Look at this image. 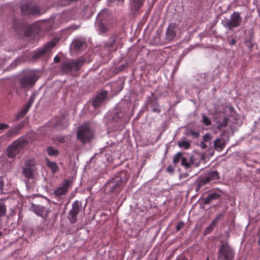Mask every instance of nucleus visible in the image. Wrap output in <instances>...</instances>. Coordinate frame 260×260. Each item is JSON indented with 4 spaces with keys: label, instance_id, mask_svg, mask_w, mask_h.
<instances>
[{
    "label": "nucleus",
    "instance_id": "nucleus-1",
    "mask_svg": "<svg viewBox=\"0 0 260 260\" xmlns=\"http://www.w3.org/2000/svg\"><path fill=\"white\" fill-rule=\"evenodd\" d=\"M127 180L128 178L124 171L118 173L107 182L105 191L107 193L119 194L126 185Z\"/></svg>",
    "mask_w": 260,
    "mask_h": 260
},
{
    "label": "nucleus",
    "instance_id": "nucleus-2",
    "mask_svg": "<svg viewBox=\"0 0 260 260\" xmlns=\"http://www.w3.org/2000/svg\"><path fill=\"white\" fill-rule=\"evenodd\" d=\"M38 78L36 75L32 72H27L18 78L19 86L13 84V88L15 90L16 94L20 95L21 90L24 89L25 91L29 90L36 83Z\"/></svg>",
    "mask_w": 260,
    "mask_h": 260
},
{
    "label": "nucleus",
    "instance_id": "nucleus-3",
    "mask_svg": "<svg viewBox=\"0 0 260 260\" xmlns=\"http://www.w3.org/2000/svg\"><path fill=\"white\" fill-rule=\"evenodd\" d=\"M85 62L84 59L72 60L62 63L60 67L61 71L73 76H78L79 70Z\"/></svg>",
    "mask_w": 260,
    "mask_h": 260
},
{
    "label": "nucleus",
    "instance_id": "nucleus-4",
    "mask_svg": "<svg viewBox=\"0 0 260 260\" xmlns=\"http://www.w3.org/2000/svg\"><path fill=\"white\" fill-rule=\"evenodd\" d=\"M28 143L27 139L20 137L13 142L7 148V155L9 158H14Z\"/></svg>",
    "mask_w": 260,
    "mask_h": 260
},
{
    "label": "nucleus",
    "instance_id": "nucleus-5",
    "mask_svg": "<svg viewBox=\"0 0 260 260\" xmlns=\"http://www.w3.org/2000/svg\"><path fill=\"white\" fill-rule=\"evenodd\" d=\"M94 133L87 124H83L78 127L77 138L83 145L91 141Z\"/></svg>",
    "mask_w": 260,
    "mask_h": 260
},
{
    "label": "nucleus",
    "instance_id": "nucleus-6",
    "mask_svg": "<svg viewBox=\"0 0 260 260\" xmlns=\"http://www.w3.org/2000/svg\"><path fill=\"white\" fill-rule=\"evenodd\" d=\"M47 24L45 22H37L25 30V36L34 39L37 36L47 31Z\"/></svg>",
    "mask_w": 260,
    "mask_h": 260
},
{
    "label": "nucleus",
    "instance_id": "nucleus-7",
    "mask_svg": "<svg viewBox=\"0 0 260 260\" xmlns=\"http://www.w3.org/2000/svg\"><path fill=\"white\" fill-rule=\"evenodd\" d=\"M36 165V160L33 158L25 161L22 169V173L25 177L31 179L35 178L37 171Z\"/></svg>",
    "mask_w": 260,
    "mask_h": 260
},
{
    "label": "nucleus",
    "instance_id": "nucleus-8",
    "mask_svg": "<svg viewBox=\"0 0 260 260\" xmlns=\"http://www.w3.org/2000/svg\"><path fill=\"white\" fill-rule=\"evenodd\" d=\"M235 257L234 250L228 244H223L218 250V257L220 260H233Z\"/></svg>",
    "mask_w": 260,
    "mask_h": 260
},
{
    "label": "nucleus",
    "instance_id": "nucleus-9",
    "mask_svg": "<svg viewBox=\"0 0 260 260\" xmlns=\"http://www.w3.org/2000/svg\"><path fill=\"white\" fill-rule=\"evenodd\" d=\"M72 185V181L70 179H64L60 184V186L54 190V194L56 198L61 197L66 195L69 188Z\"/></svg>",
    "mask_w": 260,
    "mask_h": 260
},
{
    "label": "nucleus",
    "instance_id": "nucleus-10",
    "mask_svg": "<svg viewBox=\"0 0 260 260\" xmlns=\"http://www.w3.org/2000/svg\"><path fill=\"white\" fill-rule=\"evenodd\" d=\"M242 22V17L240 14L237 12H234L231 16L230 20L226 21L224 26L229 30L234 27H238Z\"/></svg>",
    "mask_w": 260,
    "mask_h": 260
},
{
    "label": "nucleus",
    "instance_id": "nucleus-11",
    "mask_svg": "<svg viewBox=\"0 0 260 260\" xmlns=\"http://www.w3.org/2000/svg\"><path fill=\"white\" fill-rule=\"evenodd\" d=\"M56 45V42L51 41L46 43L42 48L39 49L33 55L32 58L37 59L41 57L47 52L50 51Z\"/></svg>",
    "mask_w": 260,
    "mask_h": 260
},
{
    "label": "nucleus",
    "instance_id": "nucleus-12",
    "mask_svg": "<svg viewBox=\"0 0 260 260\" xmlns=\"http://www.w3.org/2000/svg\"><path fill=\"white\" fill-rule=\"evenodd\" d=\"M81 208V204L78 201H76L72 204V208L69 212L68 218L72 223H75L77 221V217Z\"/></svg>",
    "mask_w": 260,
    "mask_h": 260
},
{
    "label": "nucleus",
    "instance_id": "nucleus-13",
    "mask_svg": "<svg viewBox=\"0 0 260 260\" xmlns=\"http://www.w3.org/2000/svg\"><path fill=\"white\" fill-rule=\"evenodd\" d=\"M22 14L25 15H36L40 14V10L39 7L34 4H27L21 6Z\"/></svg>",
    "mask_w": 260,
    "mask_h": 260
},
{
    "label": "nucleus",
    "instance_id": "nucleus-14",
    "mask_svg": "<svg viewBox=\"0 0 260 260\" xmlns=\"http://www.w3.org/2000/svg\"><path fill=\"white\" fill-rule=\"evenodd\" d=\"M219 179L217 171H213L209 172L206 177L202 178L196 187V191L199 190L201 186L204 185L211 181H216Z\"/></svg>",
    "mask_w": 260,
    "mask_h": 260
},
{
    "label": "nucleus",
    "instance_id": "nucleus-15",
    "mask_svg": "<svg viewBox=\"0 0 260 260\" xmlns=\"http://www.w3.org/2000/svg\"><path fill=\"white\" fill-rule=\"evenodd\" d=\"M106 46L110 49H112L115 47L114 51H116L119 47H121L122 46V38L116 35H113L106 42Z\"/></svg>",
    "mask_w": 260,
    "mask_h": 260
},
{
    "label": "nucleus",
    "instance_id": "nucleus-16",
    "mask_svg": "<svg viewBox=\"0 0 260 260\" xmlns=\"http://www.w3.org/2000/svg\"><path fill=\"white\" fill-rule=\"evenodd\" d=\"M108 95V92L103 91L98 94L95 98L92 101V106L94 109L99 108L104 101L106 99Z\"/></svg>",
    "mask_w": 260,
    "mask_h": 260
},
{
    "label": "nucleus",
    "instance_id": "nucleus-17",
    "mask_svg": "<svg viewBox=\"0 0 260 260\" xmlns=\"http://www.w3.org/2000/svg\"><path fill=\"white\" fill-rule=\"evenodd\" d=\"M176 24L171 23L169 24L166 31V38L170 41L173 40L176 37Z\"/></svg>",
    "mask_w": 260,
    "mask_h": 260
},
{
    "label": "nucleus",
    "instance_id": "nucleus-18",
    "mask_svg": "<svg viewBox=\"0 0 260 260\" xmlns=\"http://www.w3.org/2000/svg\"><path fill=\"white\" fill-rule=\"evenodd\" d=\"M223 216V215L222 214L218 215L215 217V218L212 221V222L210 224V225L206 228L204 232L205 235L211 233L213 231L215 227L216 226L218 222L221 220Z\"/></svg>",
    "mask_w": 260,
    "mask_h": 260
},
{
    "label": "nucleus",
    "instance_id": "nucleus-19",
    "mask_svg": "<svg viewBox=\"0 0 260 260\" xmlns=\"http://www.w3.org/2000/svg\"><path fill=\"white\" fill-rule=\"evenodd\" d=\"M23 127V124L20 123L18 125L12 127L6 133V136L8 138H12L19 134L20 131Z\"/></svg>",
    "mask_w": 260,
    "mask_h": 260
},
{
    "label": "nucleus",
    "instance_id": "nucleus-20",
    "mask_svg": "<svg viewBox=\"0 0 260 260\" xmlns=\"http://www.w3.org/2000/svg\"><path fill=\"white\" fill-rule=\"evenodd\" d=\"M147 104L148 106L150 107L152 112L157 114L161 112L158 103L156 99L149 98Z\"/></svg>",
    "mask_w": 260,
    "mask_h": 260
},
{
    "label": "nucleus",
    "instance_id": "nucleus-21",
    "mask_svg": "<svg viewBox=\"0 0 260 260\" xmlns=\"http://www.w3.org/2000/svg\"><path fill=\"white\" fill-rule=\"evenodd\" d=\"M27 26V24L22 20H18L14 19L13 28L16 32H19V30L25 29Z\"/></svg>",
    "mask_w": 260,
    "mask_h": 260
},
{
    "label": "nucleus",
    "instance_id": "nucleus-22",
    "mask_svg": "<svg viewBox=\"0 0 260 260\" xmlns=\"http://www.w3.org/2000/svg\"><path fill=\"white\" fill-rule=\"evenodd\" d=\"M220 195L217 193H211L209 194L207 197L202 198L201 202L204 203L205 204H209L211 203V201L213 200L219 199Z\"/></svg>",
    "mask_w": 260,
    "mask_h": 260
},
{
    "label": "nucleus",
    "instance_id": "nucleus-23",
    "mask_svg": "<svg viewBox=\"0 0 260 260\" xmlns=\"http://www.w3.org/2000/svg\"><path fill=\"white\" fill-rule=\"evenodd\" d=\"M225 141L223 139L217 138L214 143V147L216 150L221 151L225 146Z\"/></svg>",
    "mask_w": 260,
    "mask_h": 260
},
{
    "label": "nucleus",
    "instance_id": "nucleus-24",
    "mask_svg": "<svg viewBox=\"0 0 260 260\" xmlns=\"http://www.w3.org/2000/svg\"><path fill=\"white\" fill-rule=\"evenodd\" d=\"M68 125L69 123L63 118H61L57 120V121L54 124V127L59 129L66 128L68 126Z\"/></svg>",
    "mask_w": 260,
    "mask_h": 260
},
{
    "label": "nucleus",
    "instance_id": "nucleus-25",
    "mask_svg": "<svg viewBox=\"0 0 260 260\" xmlns=\"http://www.w3.org/2000/svg\"><path fill=\"white\" fill-rule=\"evenodd\" d=\"M95 25L96 29L101 33L106 32L108 30V28L105 25L102 21L99 18L96 19Z\"/></svg>",
    "mask_w": 260,
    "mask_h": 260
},
{
    "label": "nucleus",
    "instance_id": "nucleus-26",
    "mask_svg": "<svg viewBox=\"0 0 260 260\" xmlns=\"http://www.w3.org/2000/svg\"><path fill=\"white\" fill-rule=\"evenodd\" d=\"M45 161L47 163V166L48 168L51 169L53 174L57 173L59 171V167L55 162L50 161L48 158L46 157Z\"/></svg>",
    "mask_w": 260,
    "mask_h": 260
},
{
    "label": "nucleus",
    "instance_id": "nucleus-27",
    "mask_svg": "<svg viewBox=\"0 0 260 260\" xmlns=\"http://www.w3.org/2000/svg\"><path fill=\"white\" fill-rule=\"evenodd\" d=\"M85 42L80 39H75L73 42V47L76 51L79 50L83 46Z\"/></svg>",
    "mask_w": 260,
    "mask_h": 260
},
{
    "label": "nucleus",
    "instance_id": "nucleus-28",
    "mask_svg": "<svg viewBox=\"0 0 260 260\" xmlns=\"http://www.w3.org/2000/svg\"><path fill=\"white\" fill-rule=\"evenodd\" d=\"M29 109V107L25 105L22 109L17 114L16 117V119L19 120V119L24 117Z\"/></svg>",
    "mask_w": 260,
    "mask_h": 260
},
{
    "label": "nucleus",
    "instance_id": "nucleus-29",
    "mask_svg": "<svg viewBox=\"0 0 260 260\" xmlns=\"http://www.w3.org/2000/svg\"><path fill=\"white\" fill-rule=\"evenodd\" d=\"M144 0H133L132 8L135 11H139L143 4Z\"/></svg>",
    "mask_w": 260,
    "mask_h": 260
},
{
    "label": "nucleus",
    "instance_id": "nucleus-30",
    "mask_svg": "<svg viewBox=\"0 0 260 260\" xmlns=\"http://www.w3.org/2000/svg\"><path fill=\"white\" fill-rule=\"evenodd\" d=\"M181 165L184 167L186 169H189L191 167V166L193 164V161L191 158L189 161H187V159L182 157L181 158Z\"/></svg>",
    "mask_w": 260,
    "mask_h": 260
},
{
    "label": "nucleus",
    "instance_id": "nucleus-31",
    "mask_svg": "<svg viewBox=\"0 0 260 260\" xmlns=\"http://www.w3.org/2000/svg\"><path fill=\"white\" fill-rule=\"evenodd\" d=\"M46 151L49 156H57L59 155V151L52 146H49L46 148Z\"/></svg>",
    "mask_w": 260,
    "mask_h": 260
},
{
    "label": "nucleus",
    "instance_id": "nucleus-32",
    "mask_svg": "<svg viewBox=\"0 0 260 260\" xmlns=\"http://www.w3.org/2000/svg\"><path fill=\"white\" fill-rule=\"evenodd\" d=\"M52 141L59 143H64L66 140V137L64 136H56L52 138Z\"/></svg>",
    "mask_w": 260,
    "mask_h": 260
},
{
    "label": "nucleus",
    "instance_id": "nucleus-33",
    "mask_svg": "<svg viewBox=\"0 0 260 260\" xmlns=\"http://www.w3.org/2000/svg\"><path fill=\"white\" fill-rule=\"evenodd\" d=\"M178 145L179 147L184 148L186 149H188L190 146V143L185 140L179 141L178 142Z\"/></svg>",
    "mask_w": 260,
    "mask_h": 260
},
{
    "label": "nucleus",
    "instance_id": "nucleus-34",
    "mask_svg": "<svg viewBox=\"0 0 260 260\" xmlns=\"http://www.w3.org/2000/svg\"><path fill=\"white\" fill-rule=\"evenodd\" d=\"M228 120H229L227 118L224 117L221 122H219L218 123V125L217 126V129L219 130H221L222 127L226 126L228 124Z\"/></svg>",
    "mask_w": 260,
    "mask_h": 260
},
{
    "label": "nucleus",
    "instance_id": "nucleus-35",
    "mask_svg": "<svg viewBox=\"0 0 260 260\" xmlns=\"http://www.w3.org/2000/svg\"><path fill=\"white\" fill-rule=\"evenodd\" d=\"M6 206L4 203L0 202V218L6 215Z\"/></svg>",
    "mask_w": 260,
    "mask_h": 260
},
{
    "label": "nucleus",
    "instance_id": "nucleus-36",
    "mask_svg": "<svg viewBox=\"0 0 260 260\" xmlns=\"http://www.w3.org/2000/svg\"><path fill=\"white\" fill-rule=\"evenodd\" d=\"M123 116V114L121 111H117L114 113L112 116V119L114 121H117L119 118H121Z\"/></svg>",
    "mask_w": 260,
    "mask_h": 260
},
{
    "label": "nucleus",
    "instance_id": "nucleus-37",
    "mask_svg": "<svg viewBox=\"0 0 260 260\" xmlns=\"http://www.w3.org/2000/svg\"><path fill=\"white\" fill-rule=\"evenodd\" d=\"M182 153L181 152H179L175 155L173 158V163L175 165H176L179 162L180 159L182 158Z\"/></svg>",
    "mask_w": 260,
    "mask_h": 260
},
{
    "label": "nucleus",
    "instance_id": "nucleus-38",
    "mask_svg": "<svg viewBox=\"0 0 260 260\" xmlns=\"http://www.w3.org/2000/svg\"><path fill=\"white\" fill-rule=\"evenodd\" d=\"M184 222L183 221H179L176 227V230L177 232H179L180 230H181L184 226Z\"/></svg>",
    "mask_w": 260,
    "mask_h": 260
},
{
    "label": "nucleus",
    "instance_id": "nucleus-39",
    "mask_svg": "<svg viewBox=\"0 0 260 260\" xmlns=\"http://www.w3.org/2000/svg\"><path fill=\"white\" fill-rule=\"evenodd\" d=\"M211 139V136L210 134H206L203 137V141L205 142H208Z\"/></svg>",
    "mask_w": 260,
    "mask_h": 260
},
{
    "label": "nucleus",
    "instance_id": "nucleus-40",
    "mask_svg": "<svg viewBox=\"0 0 260 260\" xmlns=\"http://www.w3.org/2000/svg\"><path fill=\"white\" fill-rule=\"evenodd\" d=\"M203 122L206 125H210L211 123L210 120L207 116L203 117Z\"/></svg>",
    "mask_w": 260,
    "mask_h": 260
},
{
    "label": "nucleus",
    "instance_id": "nucleus-41",
    "mask_svg": "<svg viewBox=\"0 0 260 260\" xmlns=\"http://www.w3.org/2000/svg\"><path fill=\"white\" fill-rule=\"evenodd\" d=\"M34 100H35L34 97L33 96H31L29 98L28 101L27 102V103L25 105L30 108L34 102Z\"/></svg>",
    "mask_w": 260,
    "mask_h": 260
},
{
    "label": "nucleus",
    "instance_id": "nucleus-42",
    "mask_svg": "<svg viewBox=\"0 0 260 260\" xmlns=\"http://www.w3.org/2000/svg\"><path fill=\"white\" fill-rule=\"evenodd\" d=\"M9 125L6 123H0V131L8 129Z\"/></svg>",
    "mask_w": 260,
    "mask_h": 260
},
{
    "label": "nucleus",
    "instance_id": "nucleus-43",
    "mask_svg": "<svg viewBox=\"0 0 260 260\" xmlns=\"http://www.w3.org/2000/svg\"><path fill=\"white\" fill-rule=\"evenodd\" d=\"M228 43L230 46H233L236 44V41L235 39H232L231 40H229Z\"/></svg>",
    "mask_w": 260,
    "mask_h": 260
},
{
    "label": "nucleus",
    "instance_id": "nucleus-44",
    "mask_svg": "<svg viewBox=\"0 0 260 260\" xmlns=\"http://www.w3.org/2000/svg\"><path fill=\"white\" fill-rule=\"evenodd\" d=\"M200 146L202 148V149H205L207 147V145L205 144V142L203 141H202L200 144Z\"/></svg>",
    "mask_w": 260,
    "mask_h": 260
},
{
    "label": "nucleus",
    "instance_id": "nucleus-45",
    "mask_svg": "<svg viewBox=\"0 0 260 260\" xmlns=\"http://www.w3.org/2000/svg\"><path fill=\"white\" fill-rule=\"evenodd\" d=\"M167 172H169V173H173L174 171V169L173 167L172 166H169L168 168H167Z\"/></svg>",
    "mask_w": 260,
    "mask_h": 260
},
{
    "label": "nucleus",
    "instance_id": "nucleus-46",
    "mask_svg": "<svg viewBox=\"0 0 260 260\" xmlns=\"http://www.w3.org/2000/svg\"><path fill=\"white\" fill-rule=\"evenodd\" d=\"M4 186V182L0 179V193H3V187Z\"/></svg>",
    "mask_w": 260,
    "mask_h": 260
},
{
    "label": "nucleus",
    "instance_id": "nucleus-47",
    "mask_svg": "<svg viewBox=\"0 0 260 260\" xmlns=\"http://www.w3.org/2000/svg\"><path fill=\"white\" fill-rule=\"evenodd\" d=\"M54 61L55 62H59L60 61V58L58 56H56L54 58Z\"/></svg>",
    "mask_w": 260,
    "mask_h": 260
},
{
    "label": "nucleus",
    "instance_id": "nucleus-48",
    "mask_svg": "<svg viewBox=\"0 0 260 260\" xmlns=\"http://www.w3.org/2000/svg\"><path fill=\"white\" fill-rule=\"evenodd\" d=\"M110 1H111L112 2L113 1H117L118 2L117 5H118L120 3L123 4L124 3V0H110Z\"/></svg>",
    "mask_w": 260,
    "mask_h": 260
},
{
    "label": "nucleus",
    "instance_id": "nucleus-49",
    "mask_svg": "<svg viewBox=\"0 0 260 260\" xmlns=\"http://www.w3.org/2000/svg\"><path fill=\"white\" fill-rule=\"evenodd\" d=\"M196 138H197V137H198V136H199V134H198V133H196Z\"/></svg>",
    "mask_w": 260,
    "mask_h": 260
},
{
    "label": "nucleus",
    "instance_id": "nucleus-50",
    "mask_svg": "<svg viewBox=\"0 0 260 260\" xmlns=\"http://www.w3.org/2000/svg\"><path fill=\"white\" fill-rule=\"evenodd\" d=\"M205 260H209V257H207L206 258V259H205Z\"/></svg>",
    "mask_w": 260,
    "mask_h": 260
},
{
    "label": "nucleus",
    "instance_id": "nucleus-51",
    "mask_svg": "<svg viewBox=\"0 0 260 260\" xmlns=\"http://www.w3.org/2000/svg\"><path fill=\"white\" fill-rule=\"evenodd\" d=\"M192 135H194V134H195V133H194V132H192Z\"/></svg>",
    "mask_w": 260,
    "mask_h": 260
},
{
    "label": "nucleus",
    "instance_id": "nucleus-52",
    "mask_svg": "<svg viewBox=\"0 0 260 260\" xmlns=\"http://www.w3.org/2000/svg\"><path fill=\"white\" fill-rule=\"evenodd\" d=\"M9 94H12V92H10V93H9Z\"/></svg>",
    "mask_w": 260,
    "mask_h": 260
},
{
    "label": "nucleus",
    "instance_id": "nucleus-53",
    "mask_svg": "<svg viewBox=\"0 0 260 260\" xmlns=\"http://www.w3.org/2000/svg\"><path fill=\"white\" fill-rule=\"evenodd\" d=\"M2 235V233H1V232H0V235Z\"/></svg>",
    "mask_w": 260,
    "mask_h": 260
},
{
    "label": "nucleus",
    "instance_id": "nucleus-54",
    "mask_svg": "<svg viewBox=\"0 0 260 260\" xmlns=\"http://www.w3.org/2000/svg\"><path fill=\"white\" fill-rule=\"evenodd\" d=\"M198 165L196 164V167H198Z\"/></svg>",
    "mask_w": 260,
    "mask_h": 260
}]
</instances>
